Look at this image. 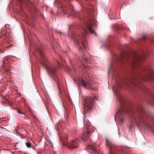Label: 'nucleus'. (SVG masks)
<instances>
[{
    "label": "nucleus",
    "mask_w": 154,
    "mask_h": 154,
    "mask_svg": "<svg viewBox=\"0 0 154 154\" xmlns=\"http://www.w3.org/2000/svg\"><path fill=\"white\" fill-rule=\"evenodd\" d=\"M38 51L40 55L41 58L39 61L46 69L49 75L53 79H54L57 76L56 71L57 68L56 66L53 65H49L48 63V59L45 57L42 52V48H39Z\"/></svg>",
    "instance_id": "obj_1"
},
{
    "label": "nucleus",
    "mask_w": 154,
    "mask_h": 154,
    "mask_svg": "<svg viewBox=\"0 0 154 154\" xmlns=\"http://www.w3.org/2000/svg\"><path fill=\"white\" fill-rule=\"evenodd\" d=\"M131 122H134L138 127L143 126L154 133V129L152 127L150 124L146 121L145 117L143 116H141L137 118L133 117L131 119Z\"/></svg>",
    "instance_id": "obj_2"
},
{
    "label": "nucleus",
    "mask_w": 154,
    "mask_h": 154,
    "mask_svg": "<svg viewBox=\"0 0 154 154\" xmlns=\"http://www.w3.org/2000/svg\"><path fill=\"white\" fill-rule=\"evenodd\" d=\"M98 98V96H94V98L89 97L86 99L85 102V106L84 107L85 111H86V110H91V107L94 105V101L97 100Z\"/></svg>",
    "instance_id": "obj_3"
},
{
    "label": "nucleus",
    "mask_w": 154,
    "mask_h": 154,
    "mask_svg": "<svg viewBox=\"0 0 154 154\" xmlns=\"http://www.w3.org/2000/svg\"><path fill=\"white\" fill-rule=\"evenodd\" d=\"M152 76L148 77V78H144L143 77L140 76H137V77L135 78L134 82H133V84L135 85L136 86H137L141 89H143L141 87V85L139 84V82L140 80H143V81H146V80H152L153 79H152L151 77H152Z\"/></svg>",
    "instance_id": "obj_4"
},
{
    "label": "nucleus",
    "mask_w": 154,
    "mask_h": 154,
    "mask_svg": "<svg viewBox=\"0 0 154 154\" xmlns=\"http://www.w3.org/2000/svg\"><path fill=\"white\" fill-rule=\"evenodd\" d=\"M96 24L94 20L91 21L90 23L87 25V27L89 32L92 34H94L96 35V33L94 30Z\"/></svg>",
    "instance_id": "obj_5"
},
{
    "label": "nucleus",
    "mask_w": 154,
    "mask_h": 154,
    "mask_svg": "<svg viewBox=\"0 0 154 154\" xmlns=\"http://www.w3.org/2000/svg\"><path fill=\"white\" fill-rule=\"evenodd\" d=\"M79 83L86 89H89L91 87V85L90 83H87L83 79L80 80Z\"/></svg>",
    "instance_id": "obj_6"
},
{
    "label": "nucleus",
    "mask_w": 154,
    "mask_h": 154,
    "mask_svg": "<svg viewBox=\"0 0 154 154\" xmlns=\"http://www.w3.org/2000/svg\"><path fill=\"white\" fill-rule=\"evenodd\" d=\"M21 6L23 5L28 6L30 5H32V3L29 0H18Z\"/></svg>",
    "instance_id": "obj_7"
},
{
    "label": "nucleus",
    "mask_w": 154,
    "mask_h": 154,
    "mask_svg": "<svg viewBox=\"0 0 154 154\" xmlns=\"http://www.w3.org/2000/svg\"><path fill=\"white\" fill-rule=\"evenodd\" d=\"M92 133V132H87V133L84 135L82 139L84 141H89L90 142H91V138H89L90 136V134Z\"/></svg>",
    "instance_id": "obj_8"
},
{
    "label": "nucleus",
    "mask_w": 154,
    "mask_h": 154,
    "mask_svg": "<svg viewBox=\"0 0 154 154\" xmlns=\"http://www.w3.org/2000/svg\"><path fill=\"white\" fill-rule=\"evenodd\" d=\"M78 142L79 140L78 139L76 140H72L71 143L69 146V148L72 149L77 147L78 145L77 144L78 143Z\"/></svg>",
    "instance_id": "obj_9"
},
{
    "label": "nucleus",
    "mask_w": 154,
    "mask_h": 154,
    "mask_svg": "<svg viewBox=\"0 0 154 154\" xmlns=\"http://www.w3.org/2000/svg\"><path fill=\"white\" fill-rule=\"evenodd\" d=\"M61 2L62 3L61 5H60L59 6L61 7L62 8H63V10H66V9H64V8H67L68 5H69V4L68 2V1H66V0H64L63 2H62V1H60L59 2H57V3L60 4Z\"/></svg>",
    "instance_id": "obj_10"
},
{
    "label": "nucleus",
    "mask_w": 154,
    "mask_h": 154,
    "mask_svg": "<svg viewBox=\"0 0 154 154\" xmlns=\"http://www.w3.org/2000/svg\"><path fill=\"white\" fill-rule=\"evenodd\" d=\"M127 111L126 110L122 108H121L119 109L118 112L117 113V115L119 114L120 115H123V114H126Z\"/></svg>",
    "instance_id": "obj_11"
},
{
    "label": "nucleus",
    "mask_w": 154,
    "mask_h": 154,
    "mask_svg": "<svg viewBox=\"0 0 154 154\" xmlns=\"http://www.w3.org/2000/svg\"><path fill=\"white\" fill-rule=\"evenodd\" d=\"M107 144L109 146L110 150V154H114L113 150H115L116 146L110 143Z\"/></svg>",
    "instance_id": "obj_12"
},
{
    "label": "nucleus",
    "mask_w": 154,
    "mask_h": 154,
    "mask_svg": "<svg viewBox=\"0 0 154 154\" xmlns=\"http://www.w3.org/2000/svg\"><path fill=\"white\" fill-rule=\"evenodd\" d=\"M87 148L88 149L92 150L93 152H95L96 154L97 153L98 154V153L97 152L95 149V146H94L92 145L91 146L90 145H89L88 146Z\"/></svg>",
    "instance_id": "obj_13"
},
{
    "label": "nucleus",
    "mask_w": 154,
    "mask_h": 154,
    "mask_svg": "<svg viewBox=\"0 0 154 154\" xmlns=\"http://www.w3.org/2000/svg\"><path fill=\"white\" fill-rule=\"evenodd\" d=\"M81 43L82 44L84 48H86L87 47V43L86 39L85 38H83V39L81 40Z\"/></svg>",
    "instance_id": "obj_14"
},
{
    "label": "nucleus",
    "mask_w": 154,
    "mask_h": 154,
    "mask_svg": "<svg viewBox=\"0 0 154 154\" xmlns=\"http://www.w3.org/2000/svg\"><path fill=\"white\" fill-rule=\"evenodd\" d=\"M152 100L150 102V104L154 106V95H152Z\"/></svg>",
    "instance_id": "obj_15"
},
{
    "label": "nucleus",
    "mask_w": 154,
    "mask_h": 154,
    "mask_svg": "<svg viewBox=\"0 0 154 154\" xmlns=\"http://www.w3.org/2000/svg\"><path fill=\"white\" fill-rule=\"evenodd\" d=\"M26 146L28 148H30L31 147V143L30 142H27L26 143Z\"/></svg>",
    "instance_id": "obj_16"
},
{
    "label": "nucleus",
    "mask_w": 154,
    "mask_h": 154,
    "mask_svg": "<svg viewBox=\"0 0 154 154\" xmlns=\"http://www.w3.org/2000/svg\"><path fill=\"white\" fill-rule=\"evenodd\" d=\"M124 120L123 119H120V122H121V123H123V122H124Z\"/></svg>",
    "instance_id": "obj_17"
},
{
    "label": "nucleus",
    "mask_w": 154,
    "mask_h": 154,
    "mask_svg": "<svg viewBox=\"0 0 154 154\" xmlns=\"http://www.w3.org/2000/svg\"><path fill=\"white\" fill-rule=\"evenodd\" d=\"M152 79H153V80H154V72L153 73V75L152 76V77H151Z\"/></svg>",
    "instance_id": "obj_18"
},
{
    "label": "nucleus",
    "mask_w": 154,
    "mask_h": 154,
    "mask_svg": "<svg viewBox=\"0 0 154 154\" xmlns=\"http://www.w3.org/2000/svg\"><path fill=\"white\" fill-rule=\"evenodd\" d=\"M50 143L51 144V146H53V143L52 142H51V141H50Z\"/></svg>",
    "instance_id": "obj_19"
},
{
    "label": "nucleus",
    "mask_w": 154,
    "mask_h": 154,
    "mask_svg": "<svg viewBox=\"0 0 154 154\" xmlns=\"http://www.w3.org/2000/svg\"><path fill=\"white\" fill-rule=\"evenodd\" d=\"M18 113L19 114H23V113L22 112H20L19 111H18Z\"/></svg>",
    "instance_id": "obj_20"
},
{
    "label": "nucleus",
    "mask_w": 154,
    "mask_h": 154,
    "mask_svg": "<svg viewBox=\"0 0 154 154\" xmlns=\"http://www.w3.org/2000/svg\"><path fill=\"white\" fill-rule=\"evenodd\" d=\"M146 35H144L143 36V38H146Z\"/></svg>",
    "instance_id": "obj_21"
},
{
    "label": "nucleus",
    "mask_w": 154,
    "mask_h": 154,
    "mask_svg": "<svg viewBox=\"0 0 154 154\" xmlns=\"http://www.w3.org/2000/svg\"><path fill=\"white\" fill-rule=\"evenodd\" d=\"M119 103H120V104H122V102L120 99L119 100Z\"/></svg>",
    "instance_id": "obj_22"
},
{
    "label": "nucleus",
    "mask_w": 154,
    "mask_h": 154,
    "mask_svg": "<svg viewBox=\"0 0 154 154\" xmlns=\"http://www.w3.org/2000/svg\"><path fill=\"white\" fill-rule=\"evenodd\" d=\"M132 127V126L131 125L130 126V129H131V128Z\"/></svg>",
    "instance_id": "obj_23"
},
{
    "label": "nucleus",
    "mask_w": 154,
    "mask_h": 154,
    "mask_svg": "<svg viewBox=\"0 0 154 154\" xmlns=\"http://www.w3.org/2000/svg\"><path fill=\"white\" fill-rule=\"evenodd\" d=\"M85 116H84V121H85Z\"/></svg>",
    "instance_id": "obj_24"
},
{
    "label": "nucleus",
    "mask_w": 154,
    "mask_h": 154,
    "mask_svg": "<svg viewBox=\"0 0 154 154\" xmlns=\"http://www.w3.org/2000/svg\"><path fill=\"white\" fill-rule=\"evenodd\" d=\"M57 63H58V64L60 65V63H59V62L58 61H57Z\"/></svg>",
    "instance_id": "obj_25"
},
{
    "label": "nucleus",
    "mask_w": 154,
    "mask_h": 154,
    "mask_svg": "<svg viewBox=\"0 0 154 154\" xmlns=\"http://www.w3.org/2000/svg\"><path fill=\"white\" fill-rule=\"evenodd\" d=\"M91 125V124H89L88 125V126H89L90 125Z\"/></svg>",
    "instance_id": "obj_26"
},
{
    "label": "nucleus",
    "mask_w": 154,
    "mask_h": 154,
    "mask_svg": "<svg viewBox=\"0 0 154 154\" xmlns=\"http://www.w3.org/2000/svg\"><path fill=\"white\" fill-rule=\"evenodd\" d=\"M83 114H84V111L83 112Z\"/></svg>",
    "instance_id": "obj_27"
},
{
    "label": "nucleus",
    "mask_w": 154,
    "mask_h": 154,
    "mask_svg": "<svg viewBox=\"0 0 154 154\" xmlns=\"http://www.w3.org/2000/svg\"><path fill=\"white\" fill-rule=\"evenodd\" d=\"M87 129H88V127H86Z\"/></svg>",
    "instance_id": "obj_28"
},
{
    "label": "nucleus",
    "mask_w": 154,
    "mask_h": 154,
    "mask_svg": "<svg viewBox=\"0 0 154 154\" xmlns=\"http://www.w3.org/2000/svg\"><path fill=\"white\" fill-rule=\"evenodd\" d=\"M60 58L61 59H63L62 58H61L60 57Z\"/></svg>",
    "instance_id": "obj_29"
}]
</instances>
